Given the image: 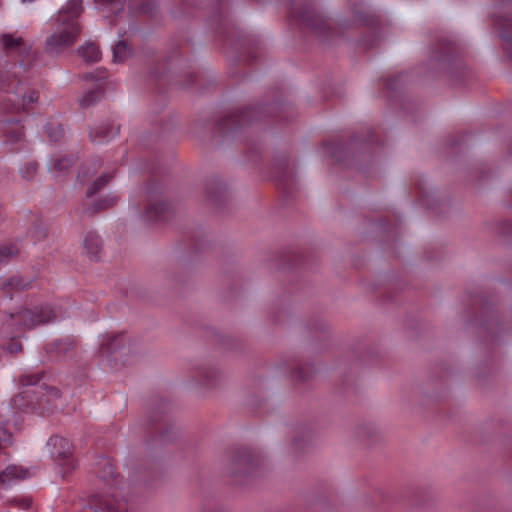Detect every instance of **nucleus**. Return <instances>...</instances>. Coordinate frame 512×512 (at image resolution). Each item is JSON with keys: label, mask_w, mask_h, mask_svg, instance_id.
Masks as SVG:
<instances>
[{"label": "nucleus", "mask_w": 512, "mask_h": 512, "mask_svg": "<svg viewBox=\"0 0 512 512\" xmlns=\"http://www.w3.org/2000/svg\"><path fill=\"white\" fill-rule=\"evenodd\" d=\"M54 31L47 36L44 51L48 55H60L66 49L72 47L78 40L81 27L78 21L66 19L65 13H61L54 20Z\"/></svg>", "instance_id": "nucleus-1"}, {"label": "nucleus", "mask_w": 512, "mask_h": 512, "mask_svg": "<svg viewBox=\"0 0 512 512\" xmlns=\"http://www.w3.org/2000/svg\"><path fill=\"white\" fill-rule=\"evenodd\" d=\"M52 458L66 471L75 468V461L72 458V444L61 436H52L48 443Z\"/></svg>", "instance_id": "nucleus-2"}, {"label": "nucleus", "mask_w": 512, "mask_h": 512, "mask_svg": "<svg viewBox=\"0 0 512 512\" xmlns=\"http://www.w3.org/2000/svg\"><path fill=\"white\" fill-rule=\"evenodd\" d=\"M18 317L26 328L31 329L52 321L55 318V314L52 308L46 306L36 308L33 311L24 309L18 312Z\"/></svg>", "instance_id": "nucleus-3"}, {"label": "nucleus", "mask_w": 512, "mask_h": 512, "mask_svg": "<svg viewBox=\"0 0 512 512\" xmlns=\"http://www.w3.org/2000/svg\"><path fill=\"white\" fill-rule=\"evenodd\" d=\"M0 43L3 50L7 53L24 55L30 51V45L22 37L15 34H2L0 36Z\"/></svg>", "instance_id": "nucleus-4"}, {"label": "nucleus", "mask_w": 512, "mask_h": 512, "mask_svg": "<svg viewBox=\"0 0 512 512\" xmlns=\"http://www.w3.org/2000/svg\"><path fill=\"white\" fill-rule=\"evenodd\" d=\"M29 471L22 466L9 465L0 472V484L3 486L10 485L14 481H19L27 478Z\"/></svg>", "instance_id": "nucleus-5"}, {"label": "nucleus", "mask_w": 512, "mask_h": 512, "mask_svg": "<svg viewBox=\"0 0 512 512\" xmlns=\"http://www.w3.org/2000/svg\"><path fill=\"white\" fill-rule=\"evenodd\" d=\"M96 512H125L124 502L115 499L114 496H105L97 499L93 504Z\"/></svg>", "instance_id": "nucleus-6"}, {"label": "nucleus", "mask_w": 512, "mask_h": 512, "mask_svg": "<svg viewBox=\"0 0 512 512\" xmlns=\"http://www.w3.org/2000/svg\"><path fill=\"white\" fill-rule=\"evenodd\" d=\"M233 465L236 470H248L253 468V450L252 448L241 447L235 451L233 456Z\"/></svg>", "instance_id": "nucleus-7"}, {"label": "nucleus", "mask_w": 512, "mask_h": 512, "mask_svg": "<svg viewBox=\"0 0 512 512\" xmlns=\"http://www.w3.org/2000/svg\"><path fill=\"white\" fill-rule=\"evenodd\" d=\"M79 56L87 63L98 62L101 58L99 48L93 43H87L77 50Z\"/></svg>", "instance_id": "nucleus-8"}, {"label": "nucleus", "mask_w": 512, "mask_h": 512, "mask_svg": "<svg viewBox=\"0 0 512 512\" xmlns=\"http://www.w3.org/2000/svg\"><path fill=\"white\" fill-rule=\"evenodd\" d=\"M118 130V128L114 130L113 127L109 124H103L92 129L89 135L92 141H102L104 139H108L116 135L118 133Z\"/></svg>", "instance_id": "nucleus-9"}, {"label": "nucleus", "mask_w": 512, "mask_h": 512, "mask_svg": "<svg viewBox=\"0 0 512 512\" xmlns=\"http://www.w3.org/2000/svg\"><path fill=\"white\" fill-rule=\"evenodd\" d=\"M82 11V0H70L64 9L59 11L58 16H60L61 13H65L66 19L77 21Z\"/></svg>", "instance_id": "nucleus-10"}, {"label": "nucleus", "mask_w": 512, "mask_h": 512, "mask_svg": "<svg viewBox=\"0 0 512 512\" xmlns=\"http://www.w3.org/2000/svg\"><path fill=\"white\" fill-rule=\"evenodd\" d=\"M84 246L87 252L96 258L101 251V241L99 236L95 233H89L84 240Z\"/></svg>", "instance_id": "nucleus-11"}, {"label": "nucleus", "mask_w": 512, "mask_h": 512, "mask_svg": "<svg viewBox=\"0 0 512 512\" xmlns=\"http://www.w3.org/2000/svg\"><path fill=\"white\" fill-rule=\"evenodd\" d=\"M38 92L35 90H29L27 93L22 95L21 103L14 107V111H28L32 104L38 101Z\"/></svg>", "instance_id": "nucleus-12"}, {"label": "nucleus", "mask_w": 512, "mask_h": 512, "mask_svg": "<svg viewBox=\"0 0 512 512\" xmlns=\"http://www.w3.org/2000/svg\"><path fill=\"white\" fill-rule=\"evenodd\" d=\"M111 178H112L111 175H107V174L101 175L88 188L87 193H86L87 196L91 197V196L95 195L98 191H100L104 186L107 185V183L110 181Z\"/></svg>", "instance_id": "nucleus-13"}, {"label": "nucleus", "mask_w": 512, "mask_h": 512, "mask_svg": "<svg viewBox=\"0 0 512 512\" xmlns=\"http://www.w3.org/2000/svg\"><path fill=\"white\" fill-rule=\"evenodd\" d=\"M130 49L124 41H119L113 50L114 60L122 62L130 56Z\"/></svg>", "instance_id": "nucleus-14"}, {"label": "nucleus", "mask_w": 512, "mask_h": 512, "mask_svg": "<svg viewBox=\"0 0 512 512\" xmlns=\"http://www.w3.org/2000/svg\"><path fill=\"white\" fill-rule=\"evenodd\" d=\"M19 250L13 245H4L0 247V263L7 262L12 257L18 255Z\"/></svg>", "instance_id": "nucleus-15"}, {"label": "nucleus", "mask_w": 512, "mask_h": 512, "mask_svg": "<svg viewBox=\"0 0 512 512\" xmlns=\"http://www.w3.org/2000/svg\"><path fill=\"white\" fill-rule=\"evenodd\" d=\"M101 92L99 90H92L85 94L80 99V105L83 108L89 107L100 98Z\"/></svg>", "instance_id": "nucleus-16"}, {"label": "nucleus", "mask_w": 512, "mask_h": 512, "mask_svg": "<svg viewBox=\"0 0 512 512\" xmlns=\"http://www.w3.org/2000/svg\"><path fill=\"white\" fill-rule=\"evenodd\" d=\"M41 376L35 373H27L23 374L19 377V384L23 387L35 385L39 382Z\"/></svg>", "instance_id": "nucleus-17"}, {"label": "nucleus", "mask_w": 512, "mask_h": 512, "mask_svg": "<svg viewBox=\"0 0 512 512\" xmlns=\"http://www.w3.org/2000/svg\"><path fill=\"white\" fill-rule=\"evenodd\" d=\"M71 165V160L63 157V158H57L52 161L51 169L55 172H62L66 170Z\"/></svg>", "instance_id": "nucleus-18"}, {"label": "nucleus", "mask_w": 512, "mask_h": 512, "mask_svg": "<svg viewBox=\"0 0 512 512\" xmlns=\"http://www.w3.org/2000/svg\"><path fill=\"white\" fill-rule=\"evenodd\" d=\"M29 285L30 283L28 281H25L20 277H13L8 281L4 288L12 287L15 290H25Z\"/></svg>", "instance_id": "nucleus-19"}, {"label": "nucleus", "mask_w": 512, "mask_h": 512, "mask_svg": "<svg viewBox=\"0 0 512 512\" xmlns=\"http://www.w3.org/2000/svg\"><path fill=\"white\" fill-rule=\"evenodd\" d=\"M236 118L238 122H247L253 119L254 109L253 108H242L236 112Z\"/></svg>", "instance_id": "nucleus-20"}, {"label": "nucleus", "mask_w": 512, "mask_h": 512, "mask_svg": "<svg viewBox=\"0 0 512 512\" xmlns=\"http://www.w3.org/2000/svg\"><path fill=\"white\" fill-rule=\"evenodd\" d=\"M165 209L166 208L164 204L151 205L147 210V216L150 219H157L165 211Z\"/></svg>", "instance_id": "nucleus-21"}, {"label": "nucleus", "mask_w": 512, "mask_h": 512, "mask_svg": "<svg viewBox=\"0 0 512 512\" xmlns=\"http://www.w3.org/2000/svg\"><path fill=\"white\" fill-rule=\"evenodd\" d=\"M11 438V433L7 429L0 427V449H2L5 444L10 443Z\"/></svg>", "instance_id": "nucleus-22"}, {"label": "nucleus", "mask_w": 512, "mask_h": 512, "mask_svg": "<svg viewBox=\"0 0 512 512\" xmlns=\"http://www.w3.org/2000/svg\"><path fill=\"white\" fill-rule=\"evenodd\" d=\"M91 166H92V169L90 167H87L82 170L81 177L84 178L86 176H89V174H91V175L95 174L100 165L98 163H93Z\"/></svg>", "instance_id": "nucleus-23"}, {"label": "nucleus", "mask_w": 512, "mask_h": 512, "mask_svg": "<svg viewBox=\"0 0 512 512\" xmlns=\"http://www.w3.org/2000/svg\"><path fill=\"white\" fill-rule=\"evenodd\" d=\"M12 405L17 409H22L24 407V397L22 394L16 395L12 399Z\"/></svg>", "instance_id": "nucleus-24"}, {"label": "nucleus", "mask_w": 512, "mask_h": 512, "mask_svg": "<svg viewBox=\"0 0 512 512\" xmlns=\"http://www.w3.org/2000/svg\"><path fill=\"white\" fill-rule=\"evenodd\" d=\"M15 502L18 504L19 507L23 509H28L31 506V499L30 498H24L21 500H15Z\"/></svg>", "instance_id": "nucleus-25"}, {"label": "nucleus", "mask_w": 512, "mask_h": 512, "mask_svg": "<svg viewBox=\"0 0 512 512\" xmlns=\"http://www.w3.org/2000/svg\"><path fill=\"white\" fill-rule=\"evenodd\" d=\"M114 204V201L112 199L110 200H104L103 202H101L99 205V207L96 209V210H103V209H106V208H109L111 207L112 205Z\"/></svg>", "instance_id": "nucleus-26"}, {"label": "nucleus", "mask_w": 512, "mask_h": 512, "mask_svg": "<svg viewBox=\"0 0 512 512\" xmlns=\"http://www.w3.org/2000/svg\"><path fill=\"white\" fill-rule=\"evenodd\" d=\"M24 132H23V127H20L18 132L12 136V139L13 140H19L21 139V137L23 136Z\"/></svg>", "instance_id": "nucleus-27"}, {"label": "nucleus", "mask_w": 512, "mask_h": 512, "mask_svg": "<svg viewBox=\"0 0 512 512\" xmlns=\"http://www.w3.org/2000/svg\"><path fill=\"white\" fill-rule=\"evenodd\" d=\"M28 168L32 169V173H35L36 170H37V165L36 164H31Z\"/></svg>", "instance_id": "nucleus-28"}, {"label": "nucleus", "mask_w": 512, "mask_h": 512, "mask_svg": "<svg viewBox=\"0 0 512 512\" xmlns=\"http://www.w3.org/2000/svg\"><path fill=\"white\" fill-rule=\"evenodd\" d=\"M93 78H94V77H93V75H92V74H87V75H85V79H87V80H88V79H93Z\"/></svg>", "instance_id": "nucleus-29"}, {"label": "nucleus", "mask_w": 512, "mask_h": 512, "mask_svg": "<svg viewBox=\"0 0 512 512\" xmlns=\"http://www.w3.org/2000/svg\"><path fill=\"white\" fill-rule=\"evenodd\" d=\"M21 350V345H15V351Z\"/></svg>", "instance_id": "nucleus-30"}, {"label": "nucleus", "mask_w": 512, "mask_h": 512, "mask_svg": "<svg viewBox=\"0 0 512 512\" xmlns=\"http://www.w3.org/2000/svg\"><path fill=\"white\" fill-rule=\"evenodd\" d=\"M116 338H117V337L112 338V339H111V342L115 341V339H116ZM111 346H112V343H110V344H109V349H111Z\"/></svg>", "instance_id": "nucleus-31"}]
</instances>
